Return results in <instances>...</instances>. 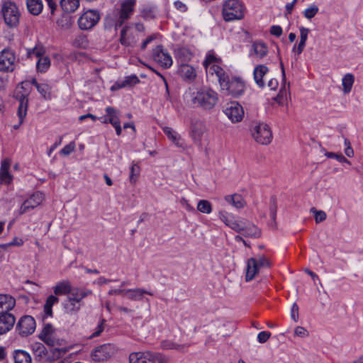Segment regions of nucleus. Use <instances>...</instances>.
Here are the masks:
<instances>
[{
	"label": "nucleus",
	"mask_w": 363,
	"mask_h": 363,
	"mask_svg": "<svg viewBox=\"0 0 363 363\" xmlns=\"http://www.w3.org/2000/svg\"><path fill=\"white\" fill-rule=\"evenodd\" d=\"M222 60L212 51L207 52L203 62L206 74L216 75L222 91L233 98H239L245 91V82L238 77L229 78L225 70L221 67Z\"/></svg>",
	"instance_id": "f257e3e1"
},
{
	"label": "nucleus",
	"mask_w": 363,
	"mask_h": 363,
	"mask_svg": "<svg viewBox=\"0 0 363 363\" xmlns=\"http://www.w3.org/2000/svg\"><path fill=\"white\" fill-rule=\"evenodd\" d=\"M218 217L225 225L245 237L257 238L261 235L260 230L255 224L250 222L245 223L241 220H238L232 213H229L225 211H220L218 213Z\"/></svg>",
	"instance_id": "f03ea898"
},
{
	"label": "nucleus",
	"mask_w": 363,
	"mask_h": 363,
	"mask_svg": "<svg viewBox=\"0 0 363 363\" xmlns=\"http://www.w3.org/2000/svg\"><path fill=\"white\" fill-rule=\"evenodd\" d=\"M137 0H123L120 4V8L108 13L105 17V27H114L116 30L122 26L123 23L128 20L133 14Z\"/></svg>",
	"instance_id": "7ed1b4c3"
},
{
	"label": "nucleus",
	"mask_w": 363,
	"mask_h": 363,
	"mask_svg": "<svg viewBox=\"0 0 363 363\" xmlns=\"http://www.w3.org/2000/svg\"><path fill=\"white\" fill-rule=\"evenodd\" d=\"M218 101L216 91L208 87H202L192 94L191 102L203 110L212 109Z\"/></svg>",
	"instance_id": "20e7f679"
},
{
	"label": "nucleus",
	"mask_w": 363,
	"mask_h": 363,
	"mask_svg": "<svg viewBox=\"0 0 363 363\" xmlns=\"http://www.w3.org/2000/svg\"><path fill=\"white\" fill-rule=\"evenodd\" d=\"M222 16L225 21L241 20L245 16V7L239 0H227L223 4Z\"/></svg>",
	"instance_id": "39448f33"
},
{
	"label": "nucleus",
	"mask_w": 363,
	"mask_h": 363,
	"mask_svg": "<svg viewBox=\"0 0 363 363\" xmlns=\"http://www.w3.org/2000/svg\"><path fill=\"white\" fill-rule=\"evenodd\" d=\"M1 12L4 22L11 28L16 27L19 23L21 12L18 6L11 0H2Z\"/></svg>",
	"instance_id": "423d86ee"
},
{
	"label": "nucleus",
	"mask_w": 363,
	"mask_h": 363,
	"mask_svg": "<svg viewBox=\"0 0 363 363\" xmlns=\"http://www.w3.org/2000/svg\"><path fill=\"white\" fill-rule=\"evenodd\" d=\"M251 134L254 140L261 145H268L272 140V133L269 125L264 123H254L251 128Z\"/></svg>",
	"instance_id": "0eeeda50"
},
{
	"label": "nucleus",
	"mask_w": 363,
	"mask_h": 363,
	"mask_svg": "<svg viewBox=\"0 0 363 363\" xmlns=\"http://www.w3.org/2000/svg\"><path fill=\"white\" fill-rule=\"evenodd\" d=\"M44 196L42 193L37 191L26 199L18 209L14 211L13 214L16 218L30 212L38 207L43 201Z\"/></svg>",
	"instance_id": "6e6552de"
},
{
	"label": "nucleus",
	"mask_w": 363,
	"mask_h": 363,
	"mask_svg": "<svg viewBox=\"0 0 363 363\" xmlns=\"http://www.w3.org/2000/svg\"><path fill=\"white\" fill-rule=\"evenodd\" d=\"M16 56L14 51L5 48L0 52V71L11 72L15 69Z\"/></svg>",
	"instance_id": "1a4fd4ad"
},
{
	"label": "nucleus",
	"mask_w": 363,
	"mask_h": 363,
	"mask_svg": "<svg viewBox=\"0 0 363 363\" xmlns=\"http://www.w3.org/2000/svg\"><path fill=\"white\" fill-rule=\"evenodd\" d=\"M116 352V348L113 344H103L92 351L91 357L94 361L104 362L109 359Z\"/></svg>",
	"instance_id": "9d476101"
},
{
	"label": "nucleus",
	"mask_w": 363,
	"mask_h": 363,
	"mask_svg": "<svg viewBox=\"0 0 363 363\" xmlns=\"http://www.w3.org/2000/svg\"><path fill=\"white\" fill-rule=\"evenodd\" d=\"M99 19L100 15L97 11L88 10L79 18L78 25L82 30H89L95 26Z\"/></svg>",
	"instance_id": "9b49d317"
},
{
	"label": "nucleus",
	"mask_w": 363,
	"mask_h": 363,
	"mask_svg": "<svg viewBox=\"0 0 363 363\" xmlns=\"http://www.w3.org/2000/svg\"><path fill=\"white\" fill-rule=\"evenodd\" d=\"M206 131L207 128L203 121L199 119H191L190 125V136L194 143L201 146V140Z\"/></svg>",
	"instance_id": "f8f14e48"
},
{
	"label": "nucleus",
	"mask_w": 363,
	"mask_h": 363,
	"mask_svg": "<svg viewBox=\"0 0 363 363\" xmlns=\"http://www.w3.org/2000/svg\"><path fill=\"white\" fill-rule=\"evenodd\" d=\"M152 57L155 62L165 69L169 68L173 63L171 55L162 45H157L152 50Z\"/></svg>",
	"instance_id": "ddd939ff"
},
{
	"label": "nucleus",
	"mask_w": 363,
	"mask_h": 363,
	"mask_svg": "<svg viewBox=\"0 0 363 363\" xmlns=\"http://www.w3.org/2000/svg\"><path fill=\"white\" fill-rule=\"evenodd\" d=\"M223 111L233 123L241 121L244 116V110L242 106L237 101L227 103Z\"/></svg>",
	"instance_id": "4468645a"
},
{
	"label": "nucleus",
	"mask_w": 363,
	"mask_h": 363,
	"mask_svg": "<svg viewBox=\"0 0 363 363\" xmlns=\"http://www.w3.org/2000/svg\"><path fill=\"white\" fill-rule=\"evenodd\" d=\"M35 319L30 315H24L18 320L16 329L20 335L26 337L31 335L35 331Z\"/></svg>",
	"instance_id": "2eb2a0df"
},
{
	"label": "nucleus",
	"mask_w": 363,
	"mask_h": 363,
	"mask_svg": "<svg viewBox=\"0 0 363 363\" xmlns=\"http://www.w3.org/2000/svg\"><path fill=\"white\" fill-rule=\"evenodd\" d=\"M40 339L50 346L60 345V340L57 337L55 329L50 324H46L39 335Z\"/></svg>",
	"instance_id": "dca6fc26"
},
{
	"label": "nucleus",
	"mask_w": 363,
	"mask_h": 363,
	"mask_svg": "<svg viewBox=\"0 0 363 363\" xmlns=\"http://www.w3.org/2000/svg\"><path fill=\"white\" fill-rule=\"evenodd\" d=\"M155 360L162 362L157 355L150 351L132 352L129 355L130 363H155Z\"/></svg>",
	"instance_id": "f3484780"
},
{
	"label": "nucleus",
	"mask_w": 363,
	"mask_h": 363,
	"mask_svg": "<svg viewBox=\"0 0 363 363\" xmlns=\"http://www.w3.org/2000/svg\"><path fill=\"white\" fill-rule=\"evenodd\" d=\"M177 73L184 81L189 82H193L196 77V72L194 67L186 63L179 65Z\"/></svg>",
	"instance_id": "a211bd4d"
},
{
	"label": "nucleus",
	"mask_w": 363,
	"mask_h": 363,
	"mask_svg": "<svg viewBox=\"0 0 363 363\" xmlns=\"http://www.w3.org/2000/svg\"><path fill=\"white\" fill-rule=\"evenodd\" d=\"M269 72V68L264 65H259L255 67L253 72L254 79L256 84L260 87L265 86V77Z\"/></svg>",
	"instance_id": "6ab92c4d"
},
{
	"label": "nucleus",
	"mask_w": 363,
	"mask_h": 363,
	"mask_svg": "<svg viewBox=\"0 0 363 363\" xmlns=\"http://www.w3.org/2000/svg\"><path fill=\"white\" fill-rule=\"evenodd\" d=\"M119 41L121 45L126 47H133L136 43L137 38L130 32V26H125L122 28Z\"/></svg>",
	"instance_id": "aec40b11"
},
{
	"label": "nucleus",
	"mask_w": 363,
	"mask_h": 363,
	"mask_svg": "<svg viewBox=\"0 0 363 363\" xmlns=\"http://www.w3.org/2000/svg\"><path fill=\"white\" fill-rule=\"evenodd\" d=\"M16 318L11 313H4L0 315V335L9 331L13 326Z\"/></svg>",
	"instance_id": "412c9836"
},
{
	"label": "nucleus",
	"mask_w": 363,
	"mask_h": 363,
	"mask_svg": "<svg viewBox=\"0 0 363 363\" xmlns=\"http://www.w3.org/2000/svg\"><path fill=\"white\" fill-rule=\"evenodd\" d=\"M91 294H92V291L90 289L72 286L67 297L82 303V300Z\"/></svg>",
	"instance_id": "4be33fe9"
},
{
	"label": "nucleus",
	"mask_w": 363,
	"mask_h": 363,
	"mask_svg": "<svg viewBox=\"0 0 363 363\" xmlns=\"http://www.w3.org/2000/svg\"><path fill=\"white\" fill-rule=\"evenodd\" d=\"M16 305L15 299L8 294H0V314L9 313Z\"/></svg>",
	"instance_id": "5701e85b"
},
{
	"label": "nucleus",
	"mask_w": 363,
	"mask_h": 363,
	"mask_svg": "<svg viewBox=\"0 0 363 363\" xmlns=\"http://www.w3.org/2000/svg\"><path fill=\"white\" fill-rule=\"evenodd\" d=\"M17 99L19 101V105L18 107L17 115L18 118L21 120V123H23L25 117L27 115V110L28 106V94H17Z\"/></svg>",
	"instance_id": "b1692460"
},
{
	"label": "nucleus",
	"mask_w": 363,
	"mask_h": 363,
	"mask_svg": "<svg viewBox=\"0 0 363 363\" xmlns=\"http://www.w3.org/2000/svg\"><path fill=\"white\" fill-rule=\"evenodd\" d=\"M140 82V79L135 74L127 76L123 80L116 82L112 86L111 90H118L125 86H132Z\"/></svg>",
	"instance_id": "393cba45"
},
{
	"label": "nucleus",
	"mask_w": 363,
	"mask_h": 363,
	"mask_svg": "<svg viewBox=\"0 0 363 363\" xmlns=\"http://www.w3.org/2000/svg\"><path fill=\"white\" fill-rule=\"evenodd\" d=\"M145 294L152 296L153 293L140 288L125 289V295L132 301H140Z\"/></svg>",
	"instance_id": "a878e982"
},
{
	"label": "nucleus",
	"mask_w": 363,
	"mask_h": 363,
	"mask_svg": "<svg viewBox=\"0 0 363 363\" xmlns=\"http://www.w3.org/2000/svg\"><path fill=\"white\" fill-rule=\"evenodd\" d=\"M9 160H4L1 162L0 168V180L3 184H9L12 182V176L9 172Z\"/></svg>",
	"instance_id": "bb28decb"
},
{
	"label": "nucleus",
	"mask_w": 363,
	"mask_h": 363,
	"mask_svg": "<svg viewBox=\"0 0 363 363\" xmlns=\"http://www.w3.org/2000/svg\"><path fill=\"white\" fill-rule=\"evenodd\" d=\"M72 286L69 280H62L56 283L53 287V291L56 296H67L72 290Z\"/></svg>",
	"instance_id": "cd10ccee"
},
{
	"label": "nucleus",
	"mask_w": 363,
	"mask_h": 363,
	"mask_svg": "<svg viewBox=\"0 0 363 363\" xmlns=\"http://www.w3.org/2000/svg\"><path fill=\"white\" fill-rule=\"evenodd\" d=\"M62 305L65 313L68 314L77 313L82 306V303L77 302L74 300L67 297L66 298Z\"/></svg>",
	"instance_id": "c85d7f7f"
},
{
	"label": "nucleus",
	"mask_w": 363,
	"mask_h": 363,
	"mask_svg": "<svg viewBox=\"0 0 363 363\" xmlns=\"http://www.w3.org/2000/svg\"><path fill=\"white\" fill-rule=\"evenodd\" d=\"M257 262L255 258H250L247 261L245 279L247 281H251L258 273Z\"/></svg>",
	"instance_id": "c756f323"
},
{
	"label": "nucleus",
	"mask_w": 363,
	"mask_h": 363,
	"mask_svg": "<svg viewBox=\"0 0 363 363\" xmlns=\"http://www.w3.org/2000/svg\"><path fill=\"white\" fill-rule=\"evenodd\" d=\"M225 201L232 205L233 207L236 208H243L246 203L240 194H234L232 195H227L225 196Z\"/></svg>",
	"instance_id": "7c9ffc66"
},
{
	"label": "nucleus",
	"mask_w": 363,
	"mask_h": 363,
	"mask_svg": "<svg viewBox=\"0 0 363 363\" xmlns=\"http://www.w3.org/2000/svg\"><path fill=\"white\" fill-rule=\"evenodd\" d=\"M174 57L180 64L186 63L191 59L192 54L186 48H178L174 50Z\"/></svg>",
	"instance_id": "2f4dec72"
},
{
	"label": "nucleus",
	"mask_w": 363,
	"mask_h": 363,
	"mask_svg": "<svg viewBox=\"0 0 363 363\" xmlns=\"http://www.w3.org/2000/svg\"><path fill=\"white\" fill-rule=\"evenodd\" d=\"M26 6L29 13L38 16L42 12L43 4L42 0H26Z\"/></svg>",
	"instance_id": "473e14b6"
},
{
	"label": "nucleus",
	"mask_w": 363,
	"mask_h": 363,
	"mask_svg": "<svg viewBox=\"0 0 363 363\" xmlns=\"http://www.w3.org/2000/svg\"><path fill=\"white\" fill-rule=\"evenodd\" d=\"M60 6L66 13H73L79 6V0H61Z\"/></svg>",
	"instance_id": "72a5a7b5"
},
{
	"label": "nucleus",
	"mask_w": 363,
	"mask_h": 363,
	"mask_svg": "<svg viewBox=\"0 0 363 363\" xmlns=\"http://www.w3.org/2000/svg\"><path fill=\"white\" fill-rule=\"evenodd\" d=\"M163 131L169 138V139L171 140L177 146H183V142L180 135L172 128L165 127L163 128Z\"/></svg>",
	"instance_id": "f704fd0d"
},
{
	"label": "nucleus",
	"mask_w": 363,
	"mask_h": 363,
	"mask_svg": "<svg viewBox=\"0 0 363 363\" xmlns=\"http://www.w3.org/2000/svg\"><path fill=\"white\" fill-rule=\"evenodd\" d=\"M13 359L15 363H31L32 359L28 352L18 350L13 353Z\"/></svg>",
	"instance_id": "c9c22d12"
},
{
	"label": "nucleus",
	"mask_w": 363,
	"mask_h": 363,
	"mask_svg": "<svg viewBox=\"0 0 363 363\" xmlns=\"http://www.w3.org/2000/svg\"><path fill=\"white\" fill-rule=\"evenodd\" d=\"M36 89L45 100L51 99V86L47 82H40V84L38 85Z\"/></svg>",
	"instance_id": "e433bc0d"
},
{
	"label": "nucleus",
	"mask_w": 363,
	"mask_h": 363,
	"mask_svg": "<svg viewBox=\"0 0 363 363\" xmlns=\"http://www.w3.org/2000/svg\"><path fill=\"white\" fill-rule=\"evenodd\" d=\"M45 48L40 44H36L33 48L27 50V55L30 58L33 57L40 58L44 57Z\"/></svg>",
	"instance_id": "4c0bfd02"
},
{
	"label": "nucleus",
	"mask_w": 363,
	"mask_h": 363,
	"mask_svg": "<svg viewBox=\"0 0 363 363\" xmlns=\"http://www.w3.org/2000/svg\"><path fill=\"white\" fill-rule=\"evenodd\" d=\"M354 82V77L352 74H347L342 79V85L343 87V92L348 94L350 92L352 85Z\"/></svg>",
	"instance_id": "58836bf2"
},
{
	"label": "nucleus",
	"mask_w": 363,
	"mask_h": 363,
	"mask_svg": "<svg viewBox=\"0 0 363 363\" xmlns=\"http://www.w3.org/2000/svg\"><path fill=\"white\" fill-rule=\"evenodd\" d=\"M59 298L54 295H50L47 298L46 302L44 306V312L47 315H52V307L55 303H58Z\"/></svg>",
	"instance_id": "ea45409f"
},
{
	"label": "nucleus",
	"mask_w": 363,
	"mask_h": 363,
	"mask_svg": "<svg viewBox=\"0 0 363 363\" xmlns=\"http://www.w3.org/2000/svg\"><path fill=\"white\" fill-rule=\"evenodd\" d=\"M255 55L259 59L263 58L267 54V48L263 43H255L253 44Z\"/></svg>",
	"instance_id": "a19ab883"
},
{
	"label": "nucleus",
	"mask_w": 363,
	"mask_h": 363,
	"mask_svg": "<svg viewBox=\"0 0 363 363\" xmlns=\"http://www.w3.org/2000/svg\"><path fill=\"white\" fill-rule=\"evenodd\" d=\"M106 113L108 114V120L109 123L114 125L120 121L118 111L112 106H108L105 109Z\"/></svg>",
	"instance_id": "79ce46f5"
},
{
	"label": "nucleus",
	"mask_w": 363,
	"mask_h": 363,
	"mask_svg": "<svg viewBox=\"0 0 363 363\" xmlns=\"http://www.w3.org/2000/svg\"><path fill=\"white\" fill-rule=\"evenodd\" d=\"M50 67V60L48 56L38 58L36 67L38 72H45Z\"/></svg>",
	"instance_id": "37998d69"
},
{
	"label": "nucleus",
	"mask_w": 363,
	"mask_h": 363,
	"mask_svg": "<svg viewBox=\"0 0 363 363\" xmlns=\"http://www.w3.org/2000/svg\"><path fill=\"white\" fill-rule=\"evenodd\" d=\"M197 210L203 213L209 214L212 212V205L207 200H200L197 204Z\"/></svg>",
	"instance_id": "c03bdc74"
},
{
	"label": "nucleus",
	"mask_w": 363,
	"mask_h": 363,
	"mask_svg": "<svg viewBox=\"0 0 363 363\" xmlns=\"http://www.w3.org/2000/svg\"><path fill=\"white\" fill-rule=\"evenodd\" d=\"M277 211V202L274 197H272L269 203V215L273 222H275Z\"/></svg>",
	"instance_id": "a18cd8bd"
},
{
	"label": "nucleus",
	"mask_w": 363,
	"mask_h": 363,
	"mask_svg": "<svg viewBox=\"0 0 363 363\" xmlns=\"http://www.w3.org/2000/svg\"><path fill=\"white\" fill-rule=\"evenodd\" d=\"M318 10V7L313 4L304 10L303 16L308 19H311L317 14Z\"/></svg>",
	"instance_id": "49530a36"
},
{
	"label": "nucleus",
	"mask_w": 363,
	"mask_h": 363,
	"mask_svg": "<svg viewBox=\"0 0 363 363\" xmlns=\"http://www.w3.org/2000/svg\"><path fill=\"white\" fill-rule=\"evenodd\" d=\"M73 45L77 48H85L88 46L87 38L84 35H79L74 40Z\"/></svg>",
	"instance_id": "de8ad7c7"
},
{
	"label": "nucleus",
	"mask_w": 363,
	"mask_h": 363,
	"mask_svg": "<svg viewBox=\"0 0 363 363\" xmlns=\"http://www.w3.org/2000/svg\"><path fill=\"white\" fill-rule=\"evenodd\" d=\"M140 174V167L136 164H133L130 167V182L132 184H135L136 179Z\"/></svg>",
	"instance_id": "09e8293b"
},
{
	"label": "nucleus",
	"mask_w": 363,
	"mask_h": 363,
	"mask_svg": "<svg viewBox=\"0 0 363 363\" xmlns=\"http://www.w3.org/2000/svg\"><path fill=\"white\" fill-rule=\"evenodd\" d=\"M325 155L328 158H335L340 162L350 164V161L347 158H345L341 153L337 154L334 152H326Z\"/></svg>",
	"instance_id": "8fccbe9b"
},
{
	"label": "nucleus",
	"mask_w": 363,
	"mask_h": 363,
	"mask_svg": "<svg viewBox=\"0 0 363 363\" xmlns=\"http://www.w3.org/2000/svg\"><path fill=\"white\" fill-rule=\"evenodd\" d=\"M75 150V143L74 142L69 143L65 145L61 150L60 154L65 156L69 155L70 153L74 152Z\"/></svg>",
	"instance_id": "3c124183"
},
{
	"label": "nucleus",
	"mask_w": 363,
	"mask_h": 363,
	"mask_svg": "<svg viewBox=\"0 0 363 363\" xmlns=\"http://www.w3.org/2000/svg\"><path fill=\"white\" fill-rule=\"evenodd\" d=\"M142 15L145 18H154L156 15L155 10L152 7L145 8L142 11Z\"/></svg>",
	"instance_id": "603ef678"
},
{
	"label": "nucleus",
	"mask_w": 363,
	"mask_h": 363,
	"mask_svg": "<svg viewBox=\"0 0 363 363\" xmlns=\"http://www.w3.org/2000/svg\"><path fill=\"white\" fill-rule=\"evenodd\" d=\"M294 335L301 337H306L309 335V333L305 328L297 326L295 328Z\"/></svg>",
	"instance_id": "864d4df0"
},
{
	"label": "nucleus",
	"mask_w": 363,
	"mask_h": 363,
	"mask_svg": "<svg viewBox=\"0 0 363 363\" xmlns=\"http://www.w3.org/2000/svg\"><path fill=\"white\" fill-rule=\"evenodd\" d=\"M271 333L268 331H262L258 333L257 340L260 343L266 342L270 337Z\"/></svg>",
	"instance_id": "5fc2aeb1"
},
{
	"label": "nucleus",
	"mask_w": 363,
	"mask_h": 363,
	"mask_svg": "<svg viewBox=\"0 0 363 363\" xmlns=\"http://www.w3.org/2000/svg\"><path fill=\"white\" fill-rule=\"evenodd\" d=\"M316 223H320L326 219V213L323 211H314Z\"/></svg>",
	"instance_id": "6e6d98bb"
},
{
	"label": "nucleus",
	"mask_w": 363,
	"mask_h": 363,
	"mask_svg": "<svg viewBox=\"0 0 363 363\" xmlns=\"http://www.w3.org/2000/svg\"><path fill=\"white\" fill-rule=\"evenodd\" d=\"M291 319L294 320L295 322L298 321V305L294 303L292 305L291 309Z\"/></svg>",
	"instance_id": "4d7b16f0"
},
{
	"label": "nucleus",
	"mask_w": 363,
	"mask_h": 363,
	"mask_svg": "<svg viewBox=\"0 0 363 363\" xmlns=\"http://www.w3.org/2000/svg\"><path fill=\"white\" fill-rule=\"evenodd\" d=\"M270 33L276 37H279L282 34V28L279 26H272L270 29Z\"/></svg>",
	"instance_id": "13d9d810"
},
{
	"label": "nucleus",
	"mask_w": 363,
	"mask_h": 363,
	"mask_svg": "<svg viewBox=\"0 0 363 363\" xmlns=\"http://www.w3.org/2000/svg\"><path fill=\"white\" fill-rule=\"evenodd\" d=\"M257 259V267L259 269L263 267H269V262L267 258L264 257H259Z\"/></svg>",
	"instance_id": "bf43d9fd"
},
{
	"label": "nucleus",
	"mask_w": 363,
	"mask_h": 363,
	"mask_svg": "<svg viewBox=\"0 0 363 363\" xmlns=\"http://www.w3.org/2000/svg\"><path fill=\"white\" fill-rule=\"evenodd\" d=\"M299 30L301 38L300 40L306 42L309 33V29L304 27H301Z\"/></svg>",
	"instance_id": "052dcab7"
},
{
	"label": "nucleus",
	"mask_w": 363,
	"mask_h": 363,
	"mask_svg": "<svg viewBox=\"0 0 363 363\" xmlns=\"http://www.w3.org/2000/svg\"><path fill=\"white\" fill-rule=\"evenodd\" d=\"M287 91L286 90H280L279 94L276 97L275 100L279 104H283V101L284 98H286Z\"/></svg>",
	"instance_id": "680f3d73"
},
{
	"label": "nucleus",
	"mask_w": 363,
	"mask_h": 363,
	"mask_svg": "<svg viewBox=\"0 0 363 363\" xmlns=\"http://www.w3.org/2000/svg\"><path fill=\"white\" fill-rule=\"evenodd\" d=\"M175 8L181 11V12H185L187 10V6L186 4H184L183 2L180 1H176L174 3Z\"/></svg>",
	"instance_id": "e2e57ef3"
},
{
	"label": "nucleus",
	"mask_w": 363,
	"mask_h": 363,
	"mask_svg": "<svg viewBox=\"0 0 363 363\" xmlns=\"http://www.w3.org/2000/svg\"><path fill=\"white\" fill-rule=\"evenodd\" d=\"M306 42L301 41V40H300V42H299V43H298V46H296V45H295V46L294 47V49H293V50H294L295 52H296V53H297V55H300V54L303 52V49H304V48H305V46H306Z\"/></svg>",
	"instance_id": "0e129e2a"
},
{
	"label": "nucleus",
	"mask_w": 363,
	"mask_h": 363,
	"mask_svg": "<svg viewBox=\"0 0 363 363\" xmlns=\"http://www.w3.org/2000/svg\"><path fill=\"white\" fill-rule=\"evenodd\" d=\"M306 42L301 41V40H300V42H299V43H298V46H296V45H295V46L294 47V49H293V50H294L295 52H296V53H297V55H300V54L303 52V49H304V48H305V46H306Z\"/></svg>",
	"instance_id": "69168bd1"
},
{
	"label": "nucleus",
	"mask_w": 363,
	"mask_h": 363,
	"mask_svg": "<svg viewBox=\"0 0 363 363\" xmlns=\"http://www.w3.org/2000/svg\"><path fill=\"white\" fill-rule=\"evenodd\" d=\"M306 42L301 41V40H300V42H299V43H298V46H296V45H295V46L294 47V49H293V50H294L295 52H296V53H297V55H300V54L303 52V49H304V48H305V46H306Z\"/></svg>",
	"instance_id": "338daca9"
},
{
	"label": "nucleus",
	"mask_w": 363,
	"mask_h": 363,
	"mask_svg": "<svg viewBox=\"0 0 363 363\" xmlns=\"http://www.w3.org/2000/svg\"><path fill=\"white\" fill-rule=\"evenodd\" d=\"M267 86L270 90H275L278 86V81L276 79H269L267 82Z\"/></svg>",
	"instance_id": "774afa93"
}]
</instances>
